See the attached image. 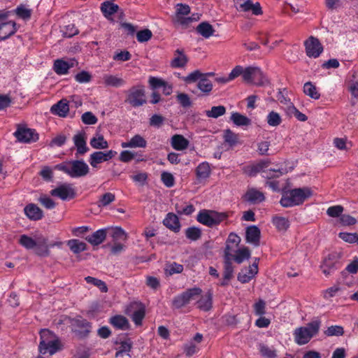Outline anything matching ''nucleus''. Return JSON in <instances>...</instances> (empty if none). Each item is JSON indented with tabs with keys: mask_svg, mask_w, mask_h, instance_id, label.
Segmentation results:
<instances>
[{
	"mask_svg": "<svg viewBox=\"0 0 358 358\" xmlns=\"http://www.w3.org/2000/svg\"><path fill=\"white\" fill-rule=\"evenodd\" d=\"M313 194L311 189L308 187L295 188L282 192L280 203L283 207H291L302 204L305 200Z\"/></svg>",
	"mask_w": 358,
	"mask_h": 358,
	"instance_id": "f257e3e1",
	"label": "nucleus"
},
{
	"mask_svg": "<svg viewBox=\"0 0 358 358\" xmlns=\"http://www.w3.org/2000/svg\"><path fill=\"white\" fill-rule=\"evenodd\" d=\"M320 325V320H316L308 323L306 327L296 328L294 331L295 342L299 345L307 344L318 334Z\"/></svg>",
	"mask_w": 358,
	"mask_h": 358,
	"instance_id": "f03ea898",
	"label": "nucleus"
},
{
	"mask_svg": "<svg viewBox=\"0 0 358 358\" xmlns=\"http://www.w3.org/2000/svg\"><path fill=\"white\" fill-rule=\"evenodd\" d=\"M55 169L64 172L72 178H80L88 174V165L83 160H72L59 164Z\"/></svg>",
	"mask_w": 358,
	"mask_h": 358,
	"instance_id": "7ed1b4c3",
	"label": "nucleus"
},
{
	"mask_svg": "<svg viewBox=\"0 0 358 358\" xmlns=\"http://www.w3.org/2000/svg\"><path fill=\"white\" fill-rule=\"evenodd\" d=\"M190 13V8L187 4L178 3L176 11L172 17V22L175 25H180L182 27H187L196 19L192 17H187Z\"/></svg>",
	"mask_w": 358,
	"mask_h": 358,
	"instance_id": "20e7f679",
	"label": "nucleus"
},
{
	"mask_svg": "<svg viewBox=\"0 0 358 358\" xmlns=\"http://www.w3.org/2000/svg\"><path fill=\"white\" fill-rule=\"evenodd\" d=\"M227 217L224 213L206 210H201L197 215V221L206 226L213 227L219 224Z\"/></svg>",
	"mask_w": 358,
	"mask_h": 358,
	"instance_id": "39448f33",
	"label": "nucleus"
},
{
	"mask_svg": "<svg viewBox=\"0 0 358 358\" xmlns=\"http://www.w3.org/2000/svg\"><path fill=\"white\" fill-rule=\"evenodd\" d=\"M19 243L22 246H60L64 244L60 240H56L50 243L48 238L43 236H38L34 239L27 235L20 236Z\"/></svg>",
	"mask_w": 358,
	"mask_h": 358,
	"instance_id": "423d86ee",
	"label": "nucleus"
},
{
	"mask_svg": "<svg viewBox=\"0 0 358 358\" xmlns=\"http://www.w3.org/2000/svg\"><path fill=\"white\" fill-rule=\"evenodd\" d=\"M244 81L262 86L267 80L260 68L257 66H248L245 69Z\"/></svg>",
	"mask_w": 358,
	"mask_h": 358,
	"instance_id": "0eeeda50",
	"label": "nucleus"
},
{
	"mask_svg": "<svg viewBox=\"0 0 358 358\" xmlns=\"http://www.w3.org/2000/svg\"><path fill=\"white\" fill-rule=\"evenodd\" d=\"M71 331L78 338H85L90 332L91 325L89 322L81 317L71 319Z\"/></svg>",
	"mask_w": 358,
	"mask_h": 358,
	"instance_id": "6e6552de",
	"label": "nucleus"
},
{
	"mask_svg": "<svg viewBox=\"0 0 358 358\" xmlns=\"http://www.w3.org/2000/svg\"><path fill=\"white\" fill-rule=\"evenodd\" d=\"M133 107H138L146 103L145 90L143 86H135L131 87L127 93L125 100Z\"/></svg>",
	"mask_w": 358,
	"mask_h": 358,
	"instance_id": "1a4fd4ad",
	"label": "nucleus"
},
{
	"mask_svg": "<svg viewBox=\"0 0 358 358\" xmlns=\"http://www.w3.org/2000/svg\"><path fill=\"white\" fill-rule=\"evenodd\" d=\"M238 10L243 12L252 11L255 15H262L263 10L259 2L253 3L251 0H233Z\"/></svg>",
	"mask_w": 358,
	"mask_h": 358,
	"instance_id": "9d476101",
	"label": "nucleus"
},
{
	"mask_svg": "<svg viewBox=\"0 0 358 358\" xmlns=\"http://www.w3.org/2000/svg\"><path fill=\"white\" fill-rule=\"evenodd\" d=\"M127 314L130 315L136 326H140L145 315V308L141 303L134 302L130 304Z\"/></svg>",
	"mask_w": 358,
	"mask_h": 358,
	"instance_id": "9b49d317",
	"label": "nucleus"
},
{
	"mask_svg": "<svg viewBox=\"0 0 358 358\" xmlns=\"http://www.w3.org/2000/svg\"><path fill=\"white\" fill-rule=\"evenodd\" d=\"M52 196H56L62 200L71 199L76 196V191L71 184L64 183L50 191Z\"/></svg>",
	"mask_w": 358,
	"mask_h": 358,
	"instance_id": "f8f14e48",
	"label": "nucleus"
},
{
	"mask_svg": "<svg viewBox=\"0 0 358 358\" xmlns=\"http://www.w3.org/2000/svg\"><path fill=\"white\" fill-rule=\"evenodd\" d=\"M306 55L309 57L317 58L323 51V47L320 41L314 37L310 36L305 42Z\"/></svg>",
	"mask_w": 358,
	"mask_h": 358,
	"instance_id": "ddd939ff",
	"label": "nucleus"
},
{
	"mask_svg": "<svg viewBox=\"0 0 358 358\" xmlns=\"http://www.w3.org/2000/svg\"><path fill=\"white\" fill-rule=\"evenodd\" d=\"M14 135L22 143L36 142L38 139V134L36 131L27 127H19Z\"/></svg>",
	"mask_w": 358,
	"mask_h": 358,
	"instance_id": "4468645a",
	"label": "nucleus"
},
{
	"mask_svg": "<svg viewBox=\"0 0 358 358\" xmlns=\"http://www.w3.org/2000/svg\"><path fill=\"white\" fill-rule=\"evenodd\" d=\"M109 235L114 246H123V244L126 242L128 238L127 233L120 227H107Z\"/></svg>",
	"mask_w": 358,
	"mask_h": 358,
	"instance_id": "2eb2a0df",
	"label": "nucleus"
},
{
	"mask_svg": "<svg viewBox=\"0 0 358 358\" xmlns=\"http://www.w3.org/2000/svg\"><path fill=\"white\" fill-rule=\"evenodd\" d=\"M116 155L117 152L112 150L106 152L96 151L90 155L89 162L93 168H96L99 164L113 159Z\"/></svg>",
	"mask_w": 358,
	"mask_h": 358,
	"instance_id": "dca6fc26",
	"label": "nucleus"
},
{
	"mask_svg": "<svg viewBox=\"0 0 358 358\" xmlns=\"http://www.w3.org/2000/svg\"><path fill=\"white\" fill-rule=\"evenodd\" d=\"M230 249L231 248H226L224 251V255L227 254L231 262L234 260L237 264H241L245 260L248 259L250 257V251L248 249V248H242L241 249H238L234 255L230 252Z\"/></svg>",
	"mask_w": 358,
	"mask_h": 358,
	"instance_id": "f3484780",
	"label": "nucleus"
},
{
	"mask_svg": "<svg viewBox=\"0 0 358 358\" xmlns=\"http://www.w3.org/2000/svg\"><path fill=\"white\" fill-rule=\"evenodd\" d=\"M108 233L107 228L100 229L87 236L85 239L92 246H98L105 241Z\"/></svg>",
	"mask_w": 358,
	"mask_h": 358,
	"instance_id": "a211bd4d",
	"label": "nucleus"
},
{
	"mask_svg": "<svg viewBox=\"0 0 358 358\" xmlns=\"http://www.w3.org/2000/svg\"><path fill=\"white\" fill-rule=\"evenodd\" d=\"M50 112L59 117H66L69 112V102L66 99H63L57 103L52 105L50 108Z\"/></svg>",
	"mask_w": 358,
	"mask_h": 358,
	"instance_id": "6ab92c4d",
	"label": "nucleus"
},
{
	"mask_svg": "<svg viewBox=\"0 0 358 358\" xmlns=\"http://www.w3.org/2000/svg\"><path fill=\"white\" fill-rule=\"evenodd\" d=\"M215 73L213 72L205 73L200 80L197 83V88L203 93V95H208L213 90L212 82L208 79V76H213Z\"/></svg>",
	"mask_w": 358,
	"mask_h": 358,
	"instance_id": "aec40b11",
	"label": "nucleus"
},
{
	"mask_svg": "<svg viewBox=\"0 0 358 358\" xmlns=\"http://www.w3.org/2000/svg\"><path fill=\"white\" fill-rule=\"evenodd\" d=\"M24 211L25 215L31 220H40L43 217V210L34 203L27 205Z\"/></svg>",
	"mask_w": 358,
	"mask_h": 358,
	"instance_id": "412c9836",
	"label": "nucleus"
},
{
	"mask_svg": "<svg viewBox=\"0 0 358 358\" xmlns=\"http://www.w3.org/2000/svg\"><path fill=\"white\" fill-rule=\"evenodd\" d=\"M85 135V133H78L73 138L77 150V155H83L89 150V148L87 147Z\"/></svg>",
	"mask_w": 358,
	"mask_h": 358,
	"instance_id": "4be33fe9",
	"label": "nucleus"
},
{
	"mask_svg": "<svg viewBox=\"0 0 358 358\" xmlns=\"http://www.w3.org/2000/svg\"><path fill=\"white\" fill-rule=\"evenodd\" d=\"M189 144V141L181 134H174L171 138V145L176 150H184Z\"/></svg>",
	"mask_w": 358,
	"mask_h": 358,
	"instance_id": "5701e85b",
	"label": "nucleus"
},
{
	"mask_svg": "<svg viewBox=\"0 0 358 358\" xmlns=\"http://www.w3.org/2000/svg\"><path fill=\"white\" fill-rule=\"evenodd\" d=\"M260 234V230L257 226L248 227L245 232L247 242L253 245H259Z\"/></svg>",
	"mask_w": 358,
	"mask_h": 358,
	"instance_id": "b1692460",
	"label": "nucleus"
},
{
	"mask_svg": "<svg viewBox=\"0 0 358 358\" xmlns=\"http://www.w3.org/2000/svg\"><path fill=\"white\" fill-rule=\"evenodd\" d=\"M197 308L203 311H209L213 306V293L210 290L196 301Z\"/></svg>",
	"mask_w": 358,
	"mask_h": 358,
	"instance_id": "393cba45",
	"label": "nucleus"
},
{
	"mask_svg": "<svg viewBox=\"0 0 358 358\" xmlns=\"http://www.w3.org/2000/svg\"><path fill=\"white\" fill-rule=\"evenodd\" d=\"M147 145V141L145 139L142 137L139 134H136L128 142H123L121 144L122 148H144Z\"/></svg>",
	"mask_w": 358,
	"mask_h": 358,
	"instance_id": "a878e982",
	"label": "nucleus"
},
{
	"mask_svg": "<svg viewBox=\"0 0 358 358\" xmlns=\"http://www.w3.org/2000/svg\"><path fill=\"white\" fill-rule=\"evenodd\" d=\"M15 23L9 21L0 24V39L5 40L16 31Z\"/></svg>",
	"mask_w": 358,
	"mask_h": 358,
	"instance_id": "bb28decb",
	"label": "nucleus"
},
{
	"mask_svg": "<svg viewBox=\"0 0 358 358\" xmlns=\"http://www.w3.org/2000/svg\"><path fill=\"white\" fill-rule=\"evenodd\" d=\"M164 224L174 232L179 231L180 229V224L179 219L176 215L172 213H169L163 221Z\"/></svg>",
	"mask_w": 358,
	"mask_h": 358,
	"instance_id": "cd10ccee",
	"label": "nucleus"
},
{
	"mask_svg": "<svg viewBox=\"0 0 358 358\" xmlns=\"http://www.w3.org/2000/svg\"><path fill=\"white\" fill-rule=\"evenodd\" d=\"M245 199L250 203H257L264 201L265 196L263 192L255 188H251L246 192Z\"/></svg>",
	"mask_w": 358,
	"mask_h": 358,
	"instance_id": "c85d7f7f",
	"label": "nucleus"
},
{
	"mask_svg": "<svg viewBox=\"0 0 358 358\" xmlns=\"http://www.w3.org/2000/svg\"><path fill=\"white\" fill-rule=\"evenodd\" d=\"M188 62L187 57L183 53L182 50L177 49L175 51V57L171 62L173 68L184 67Z\"/></svg>",
	"mask_w": 358,
	"mask_h": 358,
	"instance_id": "c756f323",
	"label": "nucleus"
},
{
	"mask_svg": "<svg viewBox=\"0 0 358 358\" xmlns=\"http://www.w3.org/2000/svg\"><path fill=\"white\" fill-rule=\"evenodd\" d=\"M101 10L106 18L116 13L119 10V6L113 3V1H106L101 5Z\"/></svg>",
	"mask_w": 358,
	"mask_h": 358,
	"instance_id": "7c9ffc66",
	"label": "nucleus"
},
{
	"mask_svg": "<svg viewBox=\"0 0 358 358\" xmlns=\"http://www.w3.org/2000/svg\"><path fill=\"white\" fill-rule=\"evenodd\" d=\"M120 346L117 348L115 357L119 358L123 357L124 354H126L128 357H131L129 352L133 347V343L131 339L128 338L126 341H121L120 342Z\"/></svg>",
	"mask_w": 358,
	"mask_h": 358,
	"instance_id": "2f4dec72",
	"label": "nucleus"
},
{
	"mask_svg": "<svg viewBox=\"0 0 358 358\" xmlns=\"http://www.w3.org/2000/svg\"><path fill=\"white\" fill-rule=\"evenodd\" d=\"M59 345V341L55 342L50 341L49 343H45L43 345H42V343H39L38 350L41 354L49 353L52 355L60 349Z\"/></svg>",
	"mask_w": 358,
	"mask_h": 358,
	"instance_id": "473e14b6",
	"label": "nucleus"
},
{
	"mask_svg": "<svg viewBox=\"0 0 358 358\" xmlns=\"http://www.w3.org/2000/svg\"><path fill=\"white\" fill-rule=\"evenodd\" d=\"M110 323L117 329H127L129 327L128 320L120 315H115L110 319Z\"/></svg>",
	"mask_w": 358,
	"mask_h": 358,
	"instance_id": "72a5a7b5",
	"label": "nucleus"
},
{
	"mask_svg": "<svg viewBox=\"0 0 358 358\" xmlns=\"http://www.w3.org/2000/svg\"><path fill=\"white\" fill-rule=\"evenodd\" d=\"M196 31L203 37L208 38L213 35L215 29L213 26L207 22H201L196 28Z\"/></svg>",
	"mask_w": 358,
	"mask_h": 358,
	"instance_id": "f704fd0d",
	"label": "nucleus"
},
{
	"mask_svg": "<svg viewBox=\"0 0 358 358\" xmlns=\"http://www.w3.org/2000/svg\"><path fill=\"white\" fill-rule=\"evenodd\" d=\"M233 123L238 127L249 126L251 124V120L246 116L238 113H233L230 117Z\"/></svg>",
	"mask_w": 358,
	"mask_h": 358,
	"instance_id": "c9c22d12",
	"label": "nucleus"
},
{
	"mask_svg": "<svg viewBox=\"0 0 358 358\" xmlns=\"http://www.w3.org/2000/svg\"><path fill=\"white\" fill-rule=\"evenodd\" d=\"M103 80L106 86L114 87H120L125 83L122 78L113 75H106L103 76Z\"/></svg>",
	"mask_w": 358,
	"mask_h": 358,
	"instance_id": "e433bc0d",
	"label": "nucleus"
},
{
	"mask_svg": "<svg viewBox=\"0 0 358 358\" xmlns=\"http://www.w3.org/2000/svg\"><path fill=\"white\" fill-rule=\"evenodd\" d=\"M90 145L96 150L106 149L108 147V143L102 135L97 134L90 140Z\"/></svg>",
	"mask_w": 358,
	"mask_h": 358,
	"instance_id": "4c0bfd02",
	"label": "nucleus"
},
{
	"mask_svg": "<svg viewBox=\"0 0 358 358\" xmlns=\"http://www.w3.org/2000/svg\"><path fill=\"white\" fill-rule=\"evenodd\" d=\"M196 177L199 179H206L210 176V168L208 162L201 163L196 169Z\"/></svg>",
	"mask_w": 358,
	"mask_h": 358,
	"instance_id": "58836bf2",
	"label": "nucleus"
},
{
	"mask_svg": "<svg viewBox=\"0 0 358 358\" xmlns=\"http://www.w3.org/2000/svg\"><path fill=\"white\" fill-rule=\"evenodd\" d=\"M234 267L232 266V262L229 258V255L227 254L224 255V273L223 278L227 280H229L233 277Z\"/></svg>",
	"mask_w": 358,
	"mask_h": 358,
	"instance_id": "ea45409f",
	"label": "nucleus"
},
{
	"mask_svg": "<svg viewBox=\"0 0 358 358\" xmlns=\"http://www.w3.org/2000/svg\"><path fill=\"white\" fill-rule=\"evenodd\" d=\"M40 337V343H42V345H43L45 343H49L50 341L55 342L59 341L55 334L47 329L41 330Z\"/></svg>",
	"mask_w": 358,
	"mask_h": 358,
	"instance_id": "a19ab883",
	"label": "nucleus"
},
{
	"mask_svg": "<svg viewBox=\"0 0 358 358\" xmlns=\"http://www.w3.org/2000/svg\"><path fill=\"white\" fill-rule=\"evenodd\" d=\"M71 66L72 65L62 59H57L54 63V70L59 75L66 74Z\"/></svg>",
	"mask_w": 358,
	"mask_h": 358,
	"instance_id": "79ce46f5",
	"label": "nucleus"
},
{
	"mask_svg": "<svg viewBox=\"0 0 358 358\" xmlns=\"http://www.w3.org/2000/svg\"><path fill=\"white\" fill-rule=\"evenodd\" d=\"M207 117L218 118L226 113V108L224 106H213L210 110L205 111Z\"/></svg>",
	"mask_w": 358,
	"mask_h": 358,
	"instance_id": "37998d69",
	"label": "nucleus"
},
{
	"mask_svg": "<svg viewBox=\"0 0 358 358\" xmlns=\"http://www.w3.org/2000/svg\"><path fill=\"white\" fill-rule=\"evenodd\" d=\"M257 273H252L251 268L242 269L238 274L237 279L241 283L248 282Z\"/></svg>",
	"mask_w": 358,
	"mask_h": 358,
	"instance_id": "c03bdc74",
	"label": "nucleus"
},
{
	"mask_svg": "<svg viewBox=\"0 0 358 358\" xmlns=\"http://www.w3.org/2000/svg\"><path fill=\"white\" fill-rule=\"evenodd\" d=\"M303 92L308 96L314 99H318L320 96L317 88L310 82H307L303 86Z\"/></svg>",
	"mask_w": 358,
	"mask_h": 358,
	"instance_id": "a18cd8bd",
	"label": "nucleus"
},
{
	"mask_svg": "<svg viewBox=\"0 0 358 358\" xmlns=\"http://www.w3.org/2000/svg\"><path fill=\"white\" fill-rule=\"evenodd\" d=\"M273 223L278 230L281 231H286L289 227V220L283 217H274L273 218Z\"/></svg>",
	"mask_w": 358,
	"mask_h": 358,
	"instance_id": "49530a36",
	"label": "nucleus"
},
{
	"mask_svg": "<svg viewBox=\"0 0 358 358\" xmlns=\"http://www.w3.org/2000/svg\"><path fill=\"white\" fill-rule=\"evenodd\" d=\"M85 280L87 283L99 288L101 292L106 293L108 290L106 284L101 280L91 276L86 277Z\"/></svg>",
	"mask_w": 358,
	"mask_h": 358,
	"instance_id": "de8ad7c7",
	"label": "nucleus"
},
{
	"mask_svg": "<svg viewBox=\"0 0 358 358\" xmlns=\"http://www.w3.org/2000/svg\"><path fill=\"white\" fill-rule=\"evenodd\" d=\"M202 292L201 289L199 287H193L191 289H187L185 292L182 294L185 298L186 301L189 303L192 300L196 299V298L201 295Z\"/></svg>",
	"mask_w": 358,
	"mask_h": 358,
	"instance_id": "09e8293b",
	"label": "nucleus"
},
{
	"mask_svg": "<svg viewBox=\"0 0 358 358\" xmlns=\"http://www.w3.org/2000/svg\"><path fill=\"white\" fill-rule=\"evenodd\" d=\"M324 333L327 336H341L344 334V329L339 325H332L329 327Z\"/></svg>",
	"mask_w": 358,
	"mask_h": 358,
	"instance_id": "8fccbe9b",
	"label": "nucleus"
},
{
	"mask_svg": "<svg viewBox=\"0 0 358 358\" xmlns=\"http://www.w3.org/2000/svg\"><path fill=\"white\" fill-rule=\"evenodd\" d=\"M185 236L189 240L196 241L200 238L201 236V231L198 227H191L186 229Z\"/></svg>",
	"mask_w": 358,
	"mask_h": 358,
	"instance_id": "3c124183",
	"label": "nucleus"
},
{
	"mask_svg": "<svg viewBox=\"0 0 358 358\" xmlns=\"http://www.w3.org/2000/svg\"><path fill=\"white\" fill-rule=\"evenodd\" d=\"M281 122V117L278 113L275 111H271L268 113L267 116V123L268 124V125L271 127H277L280 125Z\"/></svg>",
	"mask_w": 358,
	"mask_h": 358,
	"instance_id": "603ef678",
	"label": "nucleus"
},
{
	"mask_svg": "<svg viewBox=\"0 0 358 358\" xmlns=\"http://www.w3.org/2000/svg\"><path fill=\"white\" fill-rule=\"evenodd\" d=\"M115 196L114 194L110 192H107L103 194L98 202V206L102 207V206H106L111 203L113 201H115Z\"/></svg>",
	"mask_w": 358,
	"mask_h": 358,
	"instance_id": "864d4df0",
	"label": "nucleus"
},
{
	"mask_svg": "<svg viewBox=\"0 0 358 358\" xmlns=\"http://www.w3.org/2000/svg\"><path fill=\"white\" fill-rule=\"evenodd\" d=\"M152 36V31L148 29L139 31L136 34V38L138 42L144 43L148 41Z\"/></svg>",
	"mask_w": 358,
	"mask_h": 358,
	"instance_id": "5fc2aeb1",
	"label": "nucleus"
},
{
	"mask_svg": "<svg viewBox=\"0 0 358 358\" xmlns=\"http://www.w3.org/2000/svg\"><path fill=\"white\" fill-rule=\"evenodd\" d=\"M323 273L326 276L331 275L335 271V266L333 263L330 261V259H324L323 264L321 266Z\"/></svg>",
	"mask_w": 358,
	"mask_h": 358,
	"instance_id": "6e6d98bb",
	"label": "nucleus"
},
{
	"mask_svg": "<svg viewBox=\"0 0 358 358\" xmlns=\"http://www.w3.org/2000/svg\"><path fill=\"white\" fill-rule=\"evenodd\" d=\"M205 73H202L200 71L196 70L189 73L187 76L184 77L182 80L187 83H194L200 80Z\"/></svg>",
	"mask_w": 358,
	"mask_h": 358,
	"instance_id": "4d7b16f0",
	"label": "nucleus"
},
{
	"mask_svg": "<svg viewBox=\"0 0 358 358\" xmlns=\"http://www.w3.org/2000/svg\"><path fill=\"white\" fill-rule=\"evenodd\" d=\"M339 237L344 241L349 243H357L358 244V234L357 233H340Z\"/></svg>",
	"mask_w": 358,
	"mask_h": 358,
	"instance_id": "13d9d810",
	"label": "nucleus"
},
{
	"mask_svg": "<svg viewBox=\"0 0 358 358\" xmlns=\"http://www.w3.org/2000/svg\"><path fill=\"white\" fill-rule=\"evenodd\" d=\"M224 141L230 145H234L238 141V135L234 133L230 129H227L224 134Z\"/></svg>",
	"mask_w": 358,
	"mask_h": 358,
	"instance_id": "bf43d9fd",
	"label": "nucleus"
},
{
	"mask_svg": "<svg viewBox=\"0 0 358 358\" xmlns=\"http://www.w3.org/2000/svg\"><path fill=\"white\" fill-rule=\"evenodd\" d=\"M175 209L179 215H189L194 211V206L192 204L187 205L185 207H182L179 203H176Z\"/></svg>",
	"mask_w": 358,
	"mask_h": 358,
	"instance_id": "052dcab7",
	"label": "nucleus"
},
{
	"mask_svg": "<svg viewBox=\"0 0 358 358\" xmlns=\"http://www.w3.org/2000/svg\"><path fill=\"white\" fill-rule=\"evenodd\" d=\"M161 180L167 187H171L174 185V177L171 173L163 172L161 175Z\"/></svg>",
	"mask_w": 358,
	"mask_h": 358,
	"instance_id": "680f3d73",
	"label": "nucleus"
},
{
	"mask_svg": "<svg viewBox=\"0 0 358 358\" xmlns=\"http://www.w3.org/2000/svg\"><path fill=\"white\" fill-rule=\"evenodd\" d=\"M83 122L85 124H95L97 117L92 112H85L81 116Z\"/></svg>",
	"mask_w": 358,
	"mask_h": 358,
	"instance_id": "e2e57ef3",
	"label": "nucleus"
},
{
	"mask_svg": "<svg viewBox=\"0 0 358 358\" xmlns=\"http://www.w3.org/2000/svg\"><path fill=\"white\" fill-rule=\"evenodd\" d=\"M183 271V266L181 264H178L176 262L167 266L165 269L166 273L171 275L174 273H180Z\"/></svg>",
	"mask_w": 358,
	"mask_h": 358,
	"instance_id": "0e129e2a",
	"label": "nucleus"
},
{
	"mask_svg": "<svg viewBox=\"0 0 358 358\" xmlns=\"http://www.w3.org/2000/svg\"><path fill=\"white\" fill-rule=\"evenodd\" d=\"M40 203L47 209H53L56 204L55 202L50 197L43 195L38 198Z\"/></svg>",
	"mask_w": 358,
	"mask_h": 358,
	"instance_id": "69168bd1",
	"label": "nucleus"
},
{
	"mask_svg": "<svg viewBox=\"0 0 358 358\" xmlns=\"http://www.w3.org/2000/svg\"><path fill=\"white\" fill-rule=\"evenodd\" d=\"M63 34L65 36L71 38L78 34V29L74 24H69L64 27Z\"/></svg>",
	"mask_w": 358,
	"mask_h": 358,
	"instance_id": "338daca9",
	"label": "nucleus"
},
{
	"mask_svg": "<svg viewBox=\"0 0 358 358\" xmlns=\"http://www.w3.org/2000/svg\"><path fill=\"white\" fill-rule=\"evenodd\" d=\"M260 352L262 355L266 358H275L276 357V353L274 350H271L268 346L264 345H260Z\"/></svg>",
	"mask_w": 358,
	"mask_h": 358,
	"instance_id": "774afa93",
	"label": "nucleus"
}]
</instances>
